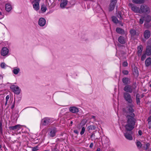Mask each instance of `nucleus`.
<instances>
[{
    "mask_svg": "<svg viewBox=\"0 0 151 151\" xmlns=\"http://www.w3.org/2000/svg\"><path fill=\"white\" fill-rule=\"evenodd\" d=\"M133 105L131 104L126 108V115L127 118V124L125 127L127 131H131L134 127L135 120L134 118V114L133 113L134 111L133 108Z\"/></svg>",
    "mask_w": 151,
    "mask_h": 151,
    "instance_id": "1",
    "label": "nucleus"
},
{
    "mask_svg": "<svg viewBox=\"0 0 151 151\" xmlns=\"http://www.w3.org/2000/svg\"><path fill=\"white\" fill-rule=\"evenodd\" d=\"M150 11V9L147 6L144 5H142L141 6L140 9L141 13L148 14Z\"/></svg>",
    "mask_w": 151,
    "mask_h": 151,
    "instance_id": "2",
    "label": "nucleus"
},
{
    "mask_svg": "<svg viewBox=\"0 0 151 151\" xmlns=\"http://www.w3.org/2000/svg\"><path fill=\"white\" fill-rule=\"evenodd\" d=\"M145 23L144 25L147 28H149L151 27V23H148L151 21V16L149 15H147L145 17Z\"/></svg>",
    "mask_w": 151,
    "mask_h": 151,
    "instance_id": "3",
    "label": "nucleus"
},
{
    "mask_svg": "<svg viewBox=\"0 0 151 151\" xmlns=\"http://www.w3.org/2000/svg\"><path fill=\"white\" fill-rule=\"evenodd\" d=\"M10 88L16 94H19L21 92V89L17 86L12 85L10 86Z\"/></svg>",
    "mask_w": 151,
    "mask_h": 151,
    "instance_id": "4",
    "label": "nucleus"
},
{
    "mask_svg": "<svg viewBox=\"0 0 151 151\" xmlns=\"http://www.w3.org/2000/svg\"><path fill=\"white\" fill-rule=\"evenodd\" d=\"M9 50L6 47H3L2 48L1 51V55L4 57H6L9 55Z\"/></svg>",
    "mask_w": 151,
    "mask_h": 151,
    "instance_id": "5",
    "label": "nucleus"
},
{
    "mask_svg": "<svg viewBox=\"0 0 151 151\" xmlns=\"http://www.w3.org/2000/svg\"><path fill=\"white\" fill-rule=\"evenodd\" d=\"M52 119L48 117H46L42 119V123L44 125H46L52 122Z\"/></svg>",
    "mask_w": 151,
    "mask_h": 151,
    "instance_id": "6",
    "label": "nucleus"
},
{
    "mask_svg": "<svg viewBox=\"0 0 151 151\" xmlns=\"http://www.w3.org/2000/svg\"><path fill=\"white\" fill-rule=\"evenodd\" d=\"M40 0H34L32 2L33 8L36 11H38L39 9V2Z\"/></svg>",
    "mask_w": 151,
    "mask_h": 151,
    "instance_id": "7",
    "label": "nucleus"
},
{
    "mask_svg": "<svg viewBox=\"0 0 151 151\" xmlns=\"http://www.w3.org/2000/svg\"><path fill=\"white\" fill-rule=\"evenodd\" d=\"M124 98L126 101L129 103H131L132 100L131 98L130 95L127 93H125L124 94Z\"/></svg>",
    "mask_w": 151,
    "mask_h": 151,
    "instance_id": "8",
    "label": "nucleus"
},
{
    "mask_svg": "<svg viewBox=\"0 0 151 151\" xmlns=\"http://www.w3.org/2000/svg\"><path fill=\"white\" fill-rule=\"evenodd\" d=\"M135 88L133 86L127 85L125 86L124 89V90L127 92L131 93L133 91V89H134Z\"/></svg>",
    "mask_w": 151,
    "mask_h": 151,
    "instance_id": "9",
    "label": "nucleus"
},
{
    "mask_svg": "<svg viewBox=\"0 0 151 151\" xmlns=\"http://www.w3.org/2000/svg\"><path fill=\"white\" fill-rule=\"evenodd\" d=\"M116 3V0H111L109 7V11H112L114 9Z\"/></svg>",
    "mask_w": 151,
    "mask_h": 151,
    "instance_id": "10",
    "label": "nucleus"
},
{
    "mask_svg": "<svg viewBox=\"0 0 151 151\" xmlns=\"http://www.w3.org/2000/svg\"><path fill=\"white\" fill-rule=\"evenodd\" d=\"M22 128V126L20 124H17L15 126H11L9 127L10 130H19Z\"/></svg>",
    "mask_w": 151,
    "mask_h": 151,
    "instance_id": "11",
    "label": "nucleus"
},
{
    "mask_svg": "<svg viewBox=\"0 0 151 151\" xmlns=\"http://www.w3.org/2000/svg\"><path fill=\"white\" fill-rule=\"evenodd\" d=\"M57 132V130L56 128L55 127L52 128L50 129L49 135L51 137H54L55 136V134Z\"/></svg>",
    "mask_w": 151,
    "mask_h": 151,
    "instance_id": "12",
    "label": "nucleus"
},
{
    "mask_svg": "<svg viewBox=\"0 0 151 151\" xmlns=\"http://www.w3.org/2000/svg\"><path fill=\"white\" fill-rule=\"evenodd\" d=\"M132 134V132L131 131H129V133L126 132L124 133V135L126 138L130 140H132L133 139Z\"/></svg>",
    "mask_w": 151,
    "mask_h": 151,
    "instance_id": "13",
    "label": "nucleus"
},
{
    "mask_svg": "<svg viewBox=\"0 0 151 151\" xmlns=\"http://www.w3.org/2000/svg\"><path fill=\"white\" fill-rule=\"evenodd\" d=\"M45 23L46 20L44 18H40L38 21V24L40 26H44L45 25Z\"/></svg>",
    "mask_w": 151,
    "mask_h": 151,
    "instance_id": "14",
    "label": "nucleus"
},
{
    "mask_svg": "<svg viewBox=\"0 0 151 151\" xmlns=\"http://www.w3.org/2000/svg\"><path fill=\"white\" fill-rule=\"evenodd\" d=\"M12 7L11 4L10 2L6 3L5 4V9L8 12H10L12 9Z\"/></svg>",
    "mask_w": 151,
    "mask_h": 151,
    "instance_id": "15",
    "label": "nucleus"
},
{
    "mask_svg": "<svg viewBox=\"0 0 151 151\" xmlns=\"http://www.w3.org/2000/svg\"><path fill=\"white\" fill-rule=\"evenodd\" d=\"M132 4H129V6L132 7L131 9L133 11L135 12L141 13L139 7L135 6H132Z\"/></svg>",
    "mask_w": 151,
    "mask_h": 151,
    "instance_id": "16",
    "label": "nucleus"
},
{
    "mask_svg": "<svg viewBox=\"0 0 151 151\" xmlns=\"http://www.w3.org/2000/svg\"><path fill=\"white\" fill-rule=\"evenodd\" d=\"M69 110L73 113H76L79 111L78 109L75 106L70 107L69 108Z\"/></svg>",
    "mask_w": 151,
    "mask_h": 151,
    "instance_id": "17",
    "label": "nucleus"
},
{
    "mask_svg": "<svg viewBox=\"0 0 151 151\" xmlns=\"http://www.w3.org/2000/svg\"><path fill=\"white\" fill-rule=\"evenodd\" d=\"M150 36V31L148 30H145L144 33V37L147 39H148Z\"/></svg>",
    "mask_w": 151,
    "mask_h": 151,
    "instance_id": "18",
    "label": "nucleus"
},
{
    "mask_svg": "<svg viewBox=\"0 0 151 151\" xmlns=\"http://www.w3.org/2000/svg\"><path fill=\"white\" fill-rule=\"evenodd\" d=\"M20 71V69L18 67L13 68H12V72L15 75H17Z\"/></svg>",
    "mask_w": 151,
    "mask_h": 151,
    "instance_id": "19",
    "label": "nucleus"
},
{
    "mask_svg": "<svg viewBox=\"0 0 151 151\" xmlns=\"http://www.w3.org/2000/svg\"><path fill=\"white\" fill-rule=\"evenodd\" d=\"M137 55L139 56L141 55L143 50V47L142 45H139L137 47Z\"/></svg>",
    "mask_w": 151,
    "mask_h": 151,
    "instance_id": "20",
    "label": "nucleus"
},
{
    "mask_svg": "<svg viewBox=\"0 0 151 151\" xmlns=\"http://www.w3.org/2000/svg\"><path fill=\"white\" fill-rule=\"evenodd\" d=\"M119 42L121 44H124L126 42V39L124 37L120 36L118 38Z\"/></svg>",
    "mask_w": 151,
    "mask_h": 151,
    "instance_id": "21",
    "label": "nucleus"
},
{
    "mask_svg": "<svg viewBox=\"0 0 151 151\" xmlns=\"http://www.w3.org/2000/svg\"><path fill=\"white\" fill-rule=\"evenodd\" d=\"M145 65L147 67L151 65V58H149L147 59L145 61Z\"/></svg>",
    "mask_w": 151,
    "mask_h": 151,
    "instance_id": "22",
    "label": "nucleus"
},
{
    "mask_svg": "<svg viewBox=\"0 0 151 151\" xmlns=\"http://www.w3.org/2000/svg\"><path fill=\"white\" fill-rule=\"evenodd\" d=\"M146 54L148 55H151V46H148L146 48Z\"/></svg>",
    "mask_w": 151,
    "mask_h": 151,
    "instance_id": "23",
    "label": "nucleus"
},
{
    "mask_svg": "<svg viewBox=\"0 0 151 151\" xmlns=\"http://www.w3.org/2000/svg\"><path fill=\"white\" fill-rule=\"evenodd\" d=\"M67 4V0H63L60 4V7L62 8H64Z\"/></svg>",
    "mask_w": 151,
    "mask_h": 151,
    "instance_id": "24",
    "label": "nucleus"
},
{
    "mask_svg": "<svg viewBox=\"0 0 151 151\" xmlns=\"http://www.w3.org/2000/svg\"><path fill=\"white\" fill-rule=\"evenodd\" d=\"M116 31L118 33L121 34H124V31L123 29L119 27L116 28Z\"/></svg>",
    "mask_w": 151,
    "mask_h": 151,
    "instance_id": "25",
    "label": "nucleus"
},
{
    "mask_svg": "<svg viewBox=\"0 0 151 151\" xmlns=\"http://www.w3.org/2000/svg\"><path fill=\"white\" fill-rule=\"evenodd\" d=\"M129 79L127 78H124L122 79L123 82L125 84H127L129 82Z\"/></svg>",
    "mask_w": 151,
    "mask_h": 151,
    "instance_id": "26",
    "label": "nucleus"
},
{
    "mask_svg": "<svg viewBox=\"0 0 151 151\" xmlns=\"http://www.w3.org/2000/svg\"><path fill=\"white\" fill-rule=\"evenodd\" d=\"M145 0H132L133 3L137 4H141L144 3Z\"/></svg>",
    "mask_w": 151,
    "mask_h": 151,
    "instance_id": "27",
    "label": "nucleus"
},
{
    "mask_svg": "<svg viewBox=\"0 0 151 151\" xmlns=\"http://www.w3.org/2000/svg\"><path fill=\"white\" fill-rule=\"evenodd\" d=\"M95 128V127L93 125L89 126L87 127V129L89 132H91L92 130H94Z\"/></svg>",
    "mask_w": 151,
    "mask_h": 151,
    "instance_id": "28",
    "label": "nucleus"
},
{
    "mask_svg": "<svg viewBox=\"0 0 151 151\" xmlns=\"http://www.w3.org/2000/svg\"><path fill=\"white\" fill-rule=\"evenodd\" d=\"M47 9V8L45 5H42L41 6V10L42 13L45 12L46 11Z\"/></svg>",
    "mask_w": 151,
    "mask_h": 151,
    "instance_id": "29",
    "label": "nucleus"
},
{
    "mask_svg": "<svg viewBox=\"0 0 151 151\" xmlns=\"http://www.w3.org/2000/svg\"><path fill=\"white\" fill-rule=\"evenodd\" d=\"M112 19L113 22L115 23H117L119 22L118 20L115 17H112Z\"/></svg>",
    "mask_w": 151,
    "mask_h": 151,
    "instance_id": "30",
    "label": "nucleus"
},
{
    "mask_svg": "<svg viewBox=\"0 0 151 151\" xmlns=\"http://www.w3.org/2000/svg\"><path fill=\"white\" fill-rule=\"evenodd\" d=\"M148 124H149V128H151V116H150L148 119Z\"/></svg>",
    "mask_w": 151,
    "mask_h": 151,
    "instance_id": "31",
    "label": "nucleus"
},
{
    "mask_svg": "<svg viewBox=\"0 0 151 151\" xmlns=\"http://www.w3.org/2000/svg\"><path fill=\"white\" fill-rule=\"evenodd\" d=\"M7 66H8L4 63L1 64V67L2 68H5Z\"/></svg>",
    "mask_w": 151,
    "mask_h": 151,
    "instance_id": "32",
    "label": "nucleus"
},
{
    "mask_svg": "<svg viewBox=\"0 0 151 151\" xmlns=\"http://www.w3.org/2000/svg\"><path fill=\"white\" fill-rule=\"evenodd\" d=\"M52 151H58L57 146L56 145H55L52 148Z\"/></svg>",
    "mask_w": 151,
    "mask_h": 151,
    "instance_id": "33",
    "label": "nucleus"
},
{
    "mask_svg": "<svg viewBox=\"0 0 151 151\" xmlns=\"http://www.w3.org/2000/svg\"><path fill=\"white\" fill-rule=\"evenodd\" d=\"M130 33L132 36H134L136 34V31L132 29L130 31Z\"/></svg>",
    "mask_w": 151,
    "mask_h": 151,
    "instance_id": "34",
    "label": "nucleus"
},
{
    "mask_svg": "<svg viewBox=\"0 0 151 151\" xmlns=\"http://www.w3.org/2000/svg\"><path fill=\"white\" fill-rule=\"evenodd\" d=\"M146 57V53L143 54L141 57V60L142 61H143L145 60Z\"/></svg>",
    "mask_w": 151,
    "mask_h": 151,
    "instance_id": "35",
    "label": "nucleus"
},
{
    "mask_svg": "<svg viewBox=\"0 0 151 151\" xmlns=\"http://www.w3.org/2000/svg\"><path fill=\"white\" fill-rule=\"evenodd\" d=\"M136 145L137 147L139 148L141 147L142 145L141 143L140 142L138 141L137 142Z\"/></svg>",
    "mask_w": 151,
    "mask_h": 151,
    "instance_id": "36",
    "label": "nucleus"
},
{
    "mask_svg": "<svg viewBox=\"0 0 151 151\" xmlns=\"http://www.w3.org/2000/svg\"><path fill=\"white\" fill-rule=\"evenodd\" d=\"M9 95H7L6 97V101L5 103V105H6L8 103L7 101L9 99Z\"/></svg>",
    "mask_w": 151,
    "mask_h": 151,
    "instance_id": "37",
    "label": "nucleus"
},
{
    "mask_svg": "<svg viewBox=\"0 0 151 151\" xmlns=\"http://www.w3.org/2000/svg\"><path fill=\"white\" fill-rule=\"evenodd\" d=\"M150 145L149 143H147L146 144L144 147V149L145 150H147L149 148Z\"/></svg>",
    "mask_w": 151,
    "mask_h": 151,
    "instance_id": "38",
    "label": "nucleus"
},
{
    "mask_svg": "<svg viewBox=\"0 0 151 151\" xmlns=\"http://www.w3.org/2000/svg\"><path fill=\"white\" fill-rule=\"evenodd\" d=\"M85 128L84 127H83L82 128L81 131V132H80V134L81 135H83L85 131Z\"/></svg>",
    "mask_w": 151,
    "mask_h": 151,
    "instance_id": "39",
    "label": "nucleus"
},
{
    "mask_svg": "<svg viewBox=\"0 0 151 151\" xmlns=\"http://www.w3.org/2000/svg\"><path fill=\"white\" fill-rule=\"evenodd\" d=\"M144 20V18L142 17L139 20V23L140 24H142L143 23Z\"/></svg>",
    "mask_w": 151,
    "mask_h": 151,
    "instance_id": "40",
    "label": "nucleus"
},
{
    "mask_svg": "<svg viewBox=\"0 0 151 151\" xmlns=\"http://www.w3.org/2000/svg\"><path fill=\"white\" fill-rule=\"evenodd\" d=\"M117 17L119 19L121 20L123 19V18H122L121 14L119 13L117 15Z\"/></svg>",
    "mask_w": 151,
    "mask_h": 151,
    "instance_id": "41",
    "label": "nucleus"
},
{
    "mask_svg": "<svg viewBox=\"0 0 151 151\" xmlns=\"http://www.w3.org/2000/svg\"><path fill=\"white\" fill-rule=\"evenodd\" d=\"M122 73L125 75H127L128 73V72L127 70H124L122 71Z\"/></svg>",
    "mask_w": 151,
    "mask_h": 151,
    "instance_id": "42",
    "label": "nucleus"
},
{
    "mask_svg": "<svg viewBox=\"0 0 151 151\" xmlns=\"http://www.w3.org/2000/svg\"><path fill=\"white\" fill-rule=\"evenodd\" d=\"M128 63L127 62H124L123 63V65L124 66L126 67L128 65Z\"/></svg>",
    "mask_w": 151,
    "mask_h": 151,
    "instance_id": "43",
    "label": "nucleus"
},
{
    "mask_svg": "<svg viewBox=\"0 0 151 151\" xmlns=\"http://www.w3.org/2000/svg\"><path fill=\"white\" fill-rule=\"evenodd\" d=\"M136 99V101L137 104H138L140 103V100L139 98H137Z\"/></svg>",
    "mask_w": 151,
    "mask_h": 151,
    "instance_id": "44",
    "label": "nucleus"
},
{
    "mask_svg": "<svg viewBox=\"0 0 151 151\" xmlns=\"http://www.w3.org/2000/svg\"><path fill=\"white\" fill-rule=\"evenodd\" d=\"M38 150L37 148V147H34L32 148V150L33 151H36Z\"/></svg>",
    "mask_w": 151,
    "mask_h": 151,
    "instance_id": "45",
    "label": "nucleus"
},
{
    "mask_svg": "<svg viewBox=\"0 0 151 151\" xmlns=\"http://www.w3.org/2000/svg\"><path fill=\"white\" fill-rule=\"evenodd\" d=\"M135 70V74L136 75V76H137L138 75V70H137V69Z\"/></svg>",
    "mask_w": 151,
    "mask_h": 151,
    "instance_id": "46",
    "label": "nucleus"
},
{
    "mask_svg": "<svg viewBox=\"0 0 151 151\" xmlns=\"http://www.w3.org/2000/svg\"><path fill=\"white\" fill-rule=\"evenodd\" d=\"M93 143H91L90 144V145L89 147L91 148H92L93 147Z\"/></svg>",
    "mask_w": 151,
    "mask_h": 151,
    "instance_id": "47",
    "label": "nucleus"
},
{
    "mask_svg": "<svg viewBox=\"0 0 151 151\" xmlns=\"http://www.w3.org/2000/svg\"><path fill=\"white\" fill-rule=\"evenodd\" d=\"M138 133L140 135H141L142 134V132L141 130H139Z\"/></svg>",
    "mask_w": 151,
    "mask_h": 151,
    "instance_id": "48",
    "label": "nucleus"
},
{
    "mask_svg": "<svg viewBox=\"0 0 151 151\" xmlns=\"http://www.w3.org/2000/svg\"><path fill=\"white\" fill-rule=\"evenodd\" d=\"M74 132L75 133H76L77 134L78 133V132L77 130H74Z\"/></svg>",
    "mask_w": 151,
    "mask_h": 151,
    "instance_id": "49",
    "label": "nucleus"
},
{
    "mask_svg": "<svg viewBox=\"0 0 151 151\" xmlns=\"http://www.w3.org/2000/svg\"><path fill=\"white\" fill-rule=\"evenodd\" d=\"M139 94H137L136 96V98H139Z\"/></svg>",
    "mask_w": 151,
    "mask_h": 151,
    "instance_id": "50",
    "label": "nucleus"
},
{
    "mask_svg": "<svg viewBox=\"0 0 151 151\" xmlns=\"http://www.w3.org/2000/svg\"><path fill=\"white\" fill-rule=\"evenodd\" d=\"M95 118H96V116H91V118L92 119H95Z\"/></svg>",
    "mask_w": 151,
    "mask_h": 151,
    "instance_id": "51",
    "label": "nucleus"
},
{
    "mask_svg": "<svg viewBox=\"0 0 151 151\" xmlns=\"http://www.w3.org/2000/svg\"><path fill=\"white\" fill-rule=\"evenodd\" d=\"M100 149L99 148H98L97 149L96 151H100Z\"/></svg>",
    "mask_w": 151,
    "mask_h": 151,
    "instance_id": "52",
    "label": "nucleus"
},
{
    "mask_svg": "<svg viewBox=\"0 0 151 151\" xmlns=\"http://www.w3.org/2000/svg\"><path fill=\"white\" fill-rule=\"evenodd\" d=\"M14 107V105H12V106L11 107V108H13Z\"/></svg>",
    "mask_w": 151,
    "mask_h": 151,
    "instance_id": "53",
    "label": "nucleus"
},
{
    "mask_svg": "<svg viewBox=\"0 0 151 151\" xmlns=\"http://www.w3.org/2000/svg\"><path fill=\"white\" fill-rule=\"evenodd\" d=\"M120 24L122 26L123 25V24L122 23H120Z\"/></svg>",
    "mask_w": 151,
    "mask_h": 151,
    "instance_id": "54",
    "label": "nucleus"
},
{
    "mask_svg": "<svg viewBox=\"0 0 151 151\" xmlns=\"http://www.w3.org/2000/svg\"><path fill=\"white\" fill-rule=\"evenodd\" d=\"M44 151H50V150H45Z\"/></svg>",
    "mask_w": 151,
    "mask_h": 151,
    "instance_id": "55",
    "label": "nucleus"
},
{
    "mask_svg": "<svg viewBox=\"0 0 151 151\" xmlns=\"http://www.w3.org/2000/svg\"><path fill=\"white\" fill-rule=\"evenodd\" d=\"M10 103L9 102L8 103V104L9 105L10 104Z\"/></svg>",
    "mask_w": 151,
    "mask_h": 151,
    "instance_id": "56",
    "label": "nucleus"
},
{
    "mask_svg": "<svg viewBox=\"0 0 151 151\" xmlns=\"http://www.w3.org/2000/svg\"><path fill=\"white\" fill-rule=\"evenodd\" d=\"M150 86L151 87V84L150 85Z\"/></svg>",
    "mask_w": 151,
    "mask_h": 151,
    "instance_id": "57",
    "label": "nucleus"
},
{
    "mask_svg": "<svg viewBox=\"0 0 151 151\" xmlns=\"http://www.w3.org/2000/svg\"><path fill=\"white\" fill-rule=\"evenodd\" d=\"M71 124H72V123H73V122H72V121H71Z\"/></svg>",
    "mask_w": 151,
    "mask_h": 151,
    "instance_id": "58",
    "label": "nucleus"
},
{
    "mask_svg": "<svg viewBox=\"0 0 151 151\" xmlns=\"http://www.w3.org/2000/svg\"><path fill=\"white\" fill-rule=\"evenodd\" d=\"M2 98L3 99L4 98H3V97L2 98V97H1V99Z\"/></svg>",
    "mask_w": 151,
    "mask_h": 151,
    "instance_id": "59",
    "label": "nucleus"
}]
</instances>
